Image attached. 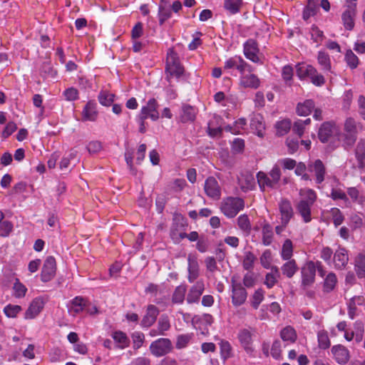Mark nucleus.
I'll return each instance as SVG.
<instances>
[{
    "mask_svg": "<svg viewBox=\"0 0 365 365\" xmlns=\"http://www.w3.org/2000/svg\"><path fill=\"white\" fill-rule=\"evenodd\" d=\"M239 184L245 192L252 190L255 186V178L250 173L243 174L239 178Z\"/></svg>",
    "mask_w": 365,
    "mask_h": 365,
    "instance_id": "31",
    "label": "nucleus"
},
{
    "mask_svg": "<svg viewBox=\"0 0 365 365\" xmlns=\"http://www.w3.org/2000/svg\"><path fill=\"white\" fill-rule=\"evenodd\" d=\"M270 273H267L265 277L264 284L268 288H272L277 282L279 277V271L277 267H272Z\"/></svg>",
    "mask_w": 365,
    "mask_h": 365,
    "instance_id": "39",
    "label": "nucleus"
},
{
    "mask_svg": "<svg viewBox=\"0 0 365 365\" xmlns=\"http://www.w3.org/2000/svg\"><path fill=\"white\" fill-rule=\"evenodd\" d=\"M131 338L133 339V348L135 349H140L145 340V336L140 331L133 332L131 335Z\"/></svg>",
    "mask_w": 365,
    "mask_h": 365,
    "instance_id": "57",
    "label": "nucleus"
},
{
    "mask_svg": "<svg viewBox=\"0 0 365 365\" xmlns=\"http://www.w3.org/2000/svg\"><path fill=\"white\" fill-rule=\"evenodd\" d=\"M264 299V291L262 289H257L252 297V306L257 309Z\"/></svg>",
    "mask_w": 365,
    "mask_h": 365,
    "instance_id": "60",
    "label": "nucleus"
},
{
    "mask_svg": "<svg viewBox=\"0 0 365 365\" xmlns=\"http://www.w3.org/2000/svg\"><path fill=\"white\" fill-rule=\"evenodd\" d=\"M314 108V103L312 100H306L302 103H299L297 106V113L299 115L307 116L310 114Z\"/></svg>",
    "mask_w": 365,
    "mask_h": 365,
    "instance_id": "33",
    "label": "nucleus"
},
{
    "mask_svg": "<svg viewBox=\"0 0 365 365\" xmlns=\"http://www.w3.org/2000/svg\"><path fill=\"white\" fill-rule=\"evenodd\" d=\"M67 307L69 314L76 317L86 307V300L81 297H76L70 301Z\"/></svg>",
    "mask_w": 365,
    "mask_h": 365,
    "instance_id": "22",
    "label": "nucleus"
},
{
    "mask_svg": "<svg viewBox=\"0 0 365 365\" xmlns=\"http://www.w3.org/2000/svg\"><path fill=\"white\" fill-rule=\"evenodd\" d=\"M257 178L259 186L262 190H264L266 187L273 188L276 186V185L272 182L271 178L263 172H259L257 175Z\"/></svg>",
    "mask_w": 365,
    "mask_h": 365,
    "instance_id": "40",
    "label": "nucleus"
},
{
    "mask_svg": "<svg viewBox=\"0 0 365 365\" xmlns=\"http://www.w3.org/2000/svg\"><path fill=\"white\" fill-rule=\"evenodd\" d=\"M279 210L281 223L288 225L294 216V210L289 200L282 199L279 202Z\"/></svg>",
    "mask_w": 365,
    "mask_h": 365,
    "instance_id": "13",
    "label": "nucleus"
},
{
    "mask_svg": "<svg viewBox=\"0 0 365 365\" xmlns=\"http://www.w3.org/2000/svg\"><path fill=\"white\" fill-rule=\"evenodd\" d=\"M293 255V245L292 242L287 239L286 240L282 247L280 255L284 260H291Z\"/></svg>",
    "mask_w": 365,
    "mask_h": 365,
    "instance_id": "41",
    "label": "nucleus"
},
{
    "mask_svg": "<svg viewBox=\"0 0 365 365\" xmlns=\"http://www.w3.org/2000/svg\"><path fill=\"white\" fill-rule=\"evenodd\" d=\"M22 310L19 305L8 304L4 309V312L6 317L14 318Z\"/></svg>",
    "mask_w": 365,
    "mask_h": 365,
    "instance_id": "55",
    "label": "nucleus"
},
{
    "mask_svg": "<svg viewBox=\"0 0 365 365\" xmlns=\"http://www.w3.org/2000/svg\"><path fill=\"white\" fill-rule=\"evenodd\" d=\"M345 61L348 66L352 69L356 68L359 64L358 57L351 50L346 53Z\"/></svg>",
    "mask_w": 365,
    "mask_h": 365,
    "instance_id": "56",
    "label": "nucleus"
},
{
    "mask_svg": "<svg viewBox=\"0 0 365 365\" xmlns=\"http://www.w3.org/2000/svg\"><path fill=\"white\" fill-rule=\"evenodd\" d=\"M133 152L131 150H126L125 153L126 164L130 170V173L133 175H135L137 174V169L133 165Z\"/></svg>",
    "mask_w": 365,
    "mask_h": 365,
    "instance_id": "63",
    "label": "nucleus"
},
{
    "mask_svg": "<svg viewBox=\"0 0 365 365\" xmlns=\"http://www.w3.org/2000/svg\"><path fill=\"white\" fill-rule=\"evenodd\" d=\"M317 265L315 262L309 261L302 268V285L304 287L311 286L315 281Z\"/></svg>",
    "mask_w": 365,
    "mask_h": 365,
    "instance_id": "7",
    "label": "nucleus"
},
{
    "mask_svg": "<svg viewBox=\"0 0 365 365\" xmlns=\"http://www.w3.org/2000/svg\"><path fill=\"white\" fill-rule=\"evenodd\" d=\"M220 349L221 358L226 361L232 356V347L230 344L225 340H221L219 344Z\"/></svg>",
    "mask_w": 365,
    "mask_h": 365,
    "instance_id": "46",
    "label": "nucleus"
},
{
    "mask_svg": "<svg viewBox=\"0 0 365 365\" xmlns=\"http://www.w3.org/2000/svg\"><path fill=\"white\" fill-rule=\"evenodd\" d=\"M171 16L172 13L169 8L160 6L158 11L160 24H163L166 20L171 17Z\"/></svg>",
    "mask_w": 365,
    "mask_h": 365,
    "instance_id": "62",
    "label": "nucleus"
},
{
    "mask_svg": "<svg viewBox=\"0 0 365 365\" xmlns=\"http://www.w3.org/2000/svg\"><path fill=\"white\" fill-rule=\"evenodd\" d=\"M344 134L341 135L343 137L344 143L348 146L353 145L359 133V123L354 118L351 117L346 118L344 123Z\"/></svg>",
    "mask_w": 365,
    "mask_h": 365,
    "instance_id": "4",
    "label": "nucleus"
},
{
    "mask_svg": "<svg viewBox=\"0 0 365 365\" xmlns=\"http://www.w3.org/2000/svg\"><path fill=\"white\" fill-rule=\"evenodd\" d=\"M96 103L93 101H88L82 111L83 120L95 121L98 117Z\"/></svg>",
    "mask_w": 365,
    "mask_h": 365,
    "instance_id": "26",
    "label": "nucleus"
},
{
    "mask_svg": "<svg viewBox=\"0 0 365 365\" xmlns=\"http://www.w3.org/2000/svg\"><path fill=\"white\" fill-rule=\"evenodd\" d=\"M195 109L190 106H182L181 120L182 122L193 121L195 118Z\"/></svg>",
    "mask_w": 365,
    "mask_h": 365,
    "instance_id": "43",
    "label": "nucleus"
},
{
    "mask_svg": "<svg viewBox=\"0 0 365 365\" xmlns=\"http://www.w3.org/2000/svg\"><path fill=\"white\" fill-rule=\"evenodd\" d=\"M347 193L354 202L363 204L364 197L360 195V192L356 187H349L347 189Z\"/></svg>",
    "mask_w": 365,
    "mask_h": 365,
    "instance_id": "58",
    "label": "nucleus"
},
{
    "mask_svg": "<svg viewBox=\"0 0 365 365\" xmlns=\"http://www.w3.org/2000/svg\"><path fill=\"white\" fill-rule=\"evenodd\" d=\"M237 338L247 354H251L254 351L252 347V334L248 329H240L237 334Z\"/></svg>",
    "mask_w": 365,
    "mask_h": 365,
    "instance_id": "18",
    "label": "nucleus"
},
{
    "mask_svg": "<svg viewBox=\"0 0 365 365\" xmlns=\"http://www.w3.org/2000/svg\"><path fill=\"white\" fill-rule=\"evenodd\" d=\"M280 337L283 341L287 344H293L297 339L296 330L291 326L284 327L279 333Z\"/></svg>",
    "mask_w": 365,
    "mask_h": 365,
    "instance_id": "29",
    "label": "nucleus"
},
{
    "mask_svg": "<svg viewBox=\"0 0 365 365\" xmlns=\"http://www.w3.org/2000/svg\"><path fill=\"white\" fill-rule=\"evenodd\" d=\"M173 349L172 341L168 338H159L153 341L149 347L150 353L156 357L165 356L170 353Z\"/></svg>",
    "mask_w": 365,
    "mask_h": 365,
    "instance_id": "6",
    "label": "nucleus"
},
{
    "mask_svg": "<svg viewBox=\"0 0 365 365\" xmlns=\"http://www.w3.org/2000/svg\"><path fill=\"white\" fill-rule=\"evenodd\" d=\"M243 0H225L224 8L230 14H236L240 11Z\"/></svg>",
    "mask_w": 365,
    "mask_h": 365,
    "instance_id": "35",
    "label": "nucleus"
},
{
    "mask_svg": "<svg viewBox=\"0 0 365 365\" xmlns=\"http://www.w3.org/2000/svg\"><path fill=\"white\" fill-rule=\"evenodd\" d=\"M356 10L345 9L341 14V20L344 28L351 31L354 27V20L356 17Z\"/></svg>",
    "mask_w": 365,
    "mask_h": 365,
    "instance_id": "28",
    "label": "nucleus"
},
{
    "mask_svg": "<svg viewBox=\"0 0 365 365\" xmlns=\"http://www.w3.org/2000/svg\"><path fill=\"white\" fill-rule=\"evenodd\" d=\"M192 339V334H180L177 336L175 346L178 349H181L187 346Z\"/></svg>",
    "mask_w": 365,
    "mask_h": 365,
    "instance_id": "53",
    "label": "nucleus"
},
{
    "mask_svg": "<svg viewBox=\"0 0 365 365\" xmlns=\"http://www.w3.org/2000/svg\"><path fill=\"white\" fill-rule=\"evenodd\" d=\"M282 272L288 278H292L298 270L297 262L294 259L287 260L281 267Z\"/></svg>",
    "mask_w": 365,
    "mask_h": 365,
    "instance_id": "34",
    "label": "nucleus"
},
{
    "mask_svg": "<svg viewBox=\"0 0 365 365\" xmlns=\"http://www.w3.org/2000/svg\"><path fill=\"white\" fill-rule=\"evenodd\" d=\"M214 100L215 102L221 103L223 106H227L228 103L235 104V98H232L231 96H226L222 91H219L214 95Z\"/></svg>",
    "mask_w": 365,
    "mask_h": 365,
    "instance_id": "45",
    "label": "nucleus"
},
{
    "mask_svg": "<svg viewBox=\"0 0 365 365\" xmlns=\"http://www.w3.org/2000/svg\"><path fill=\"white\" fill-rule=\"evenodd\" d=\"M262 243L265 246L269 245L273 240L274 232L272 225L268 223H265L262 226Z\"/></svg>",
    "mask_w": 365,
    "mask_h": 365,
    "instance_id": "36",
    "label": "nucleus"
},
{
    "mask_svg": "<svg viewBox=\"0 0 365 365\" xmlns=\"http://www.w3.org/2000/svg\"><path fill=\"white\" fill-rule=\"evenodd\" d=\"M330 215L336 227L340 225L344 221V215L339 208L333 207L330 210Z\"/></svg>",
    "mask_w": 365,
    "mask_h": 365,
    "instance_id": "54",
    "label": "nucleus"
},
{
    "mask_svg": "<svg viewBox=\"0 0 365 365\" xmlns=\"http://www.w3.org/2000/svg\"><path fill=\"white\" fill-rule=\"evenodd\" d=\"M349 261L348 252L346 249L339 247L336 250L333 262L336 269H341L346 267Z\"/></svg>",
    "mask_w": 365,
    "mask_h": 365,
    "instance_id": "24",
    "label": "nucleus"
},
{
    "mask_svg": "<svg viewBox=\"0 0 365 365\" xmlns=\"http://www.w3.org/2000/svg\"><path fill=\"white\" fill-rule=\"evenodd\" d=\"M187 287L185 284L178 286L173 294L172 302L175 304H182L184 302Z\"/></svg>",
    "mask_w": 365,
    "mask_h": 365,
    "instance_id": "37",
    "label": "nucleus"
},
{
    "mask_svg": "<svg viewBox=\"0 0 365 365\" xmlns=\"http://www.w3.org/2000/svg\"><path fill=\"white\" fill-rule=\"evenodd\" d=\"M205 289V284L203 281H197L189 290L187 296V302L189 304L198 302L200 296L202 294Z\"/></svg>",
    "mask_w": 365,
    "mask_h": 365,
    "instance_id": "21",
    "label": "nucleus"
},
{
    "mask_svg": "<svg viewBox=\"0 0 365 365\" xmlns=\"http://www.w3.org/2000/svg\"><path fill=\"white\" fill-rule=\"evenodd\" d=\"M308 170L313 173L315 178V182L321 184L325 179L326 167L321 160H315L308 164Z\"/></svg>",
    "mask_w": 365,
    "mask_h": 365,
    "instance_id": "10",
    "label": "nucleus"
},
{
    "mask_svg": "<svg viewBox=\"0 0 365 365\" xmlns=\"http://www.w3.org/2000/svg\"><path fill=\"white\" fill-rule=\"evenodd\" d=\"M179 64L181 63L178 53L173 50V48H169L167 53L165 67L174 66Z\"/></svg>",
    "mask_w": 365,
    "mask_h": 365,
    "instance_id": "51",
    "label": "nucleus"
},
{
    "mask_svg": "<svg viewBox=\"0 0 365 365\" xmlns=\"http://www.w3.org/2000/svg\"><path fill=\"white\" fill-rule=\"evenodd\" d=\"M114 341L117 344V347L120 349H124L130 344V339L122 331H115L111 334Z\"/></svg>",
    "mask_w": 365,
    "mask_h": 365,
    "instance_id": "30",
    "label": "nucleus"
},
{
    "mask_svg": "<svg viewBox=\"0 0 365 365\" xmlns=\"http://www.w3.org/2000/svg\"><path fill=\"white\" fill-rule=\"evenodd\" d=\"M297 75L300 79L309 78L311 82L317 86H321L325 83L324 76L318 73L314 67L304 63L297 65Z\"/></svg>",
    "mask_w": 365,
    "mask_h": 365,
    "instance_id": "2",
    "label": "nucleus"
},
{
    "mask_svg": "<svg viewBox=\"0 0 365 365\" xmlns=\"http://www.w3.org/2000/svg\"><path fill=\"white\" fill-rule=\"evenodd\" d=\"M165 72L167 73V78L170 81L172 78H180L184 73V68L181 64H179L165 67Z\"/></svg>",
    "mask_w": 365,
    "mask_h": 365,
    "instance_id": "38",
    "label": "nucleus"
},
{
    "mask_svg": "<svg viewBox=\"0 0 365 365\" xmlns=\"http://www.w3.org/2000/svg\"><path fill=\"white\" fill-rule=\"evenodd\" d=\"M331 351L334 359L339 364H346L350 359L349 351L343 345L333 346Z\"/></svg>",
    "mask_w": 365,
    "mask_h": 365,
    "instance_id": "17",
    "label": "nucleus"
},
{
    "mask_svg": "<svg viewBox=\"0 0 365 365\" xmlns=\"http://www.w3.org/2000/svg\"><path fill=\"white\" fill-rule=\"evenodd\" d=\"M247 298L246 290L240 284H234L232 286V301L235 306L242 304Z\"/></svg>",
    "mask_w": 365,
    "mask_h": 365,
    "instance_id": "25",
    "label": "nucleus"
},
{
    "mask_svg": "<svg viewBox=\"0 0 365 365\" xmlns=\"http://www.w3.org/2000/svg\"><path fill=\"white\" fill-rule=\"evenodd\" d=\"M158 106L157 101L154 98H152L148 101L145 106L141 108L140 113L146 116L148 118H150L153 121H156L160 117L158 110Z\"/></svg>",
    "mask_w": 365,
    "mask_h": 365,
    "instance_id": "12",
    "label": "nucleus"
},
{
    "mask_svg": "<svg viewBox=\"0 0 365 365\" xmlns=\"http://www.w3.org/2000/svg\"><path fill=\"white\" fill-rule=\"evenodd\" d=\"M115 96L108 91H101L98 95L99 103L104 106H110L114 101Z\"/></svg>",
    "mask_w": 365,
    "mask_h": 365,
    "instance_id": "50",
    "label": "nucleus"
},
{
    "mask_svg": "<svg viewBox=\"0 0 365 365\" xmlns=\"http://www.w3.org/2000/svg\"><path fill=\"white\" fill-rule=\"evenodd\" d=\"M250 128L259 137L262 138L264 136L265 124L262 115L259 113L253 115L250 120Z\"/></svg>",
    "mask_w": 365,
    "mask_h": 365,
    "instance_id": "23",
    "label": "nucleus"
},
{
    "mask_svg": "<svg viewBox=\"0 0 365 365\" xmlns=\"http://www.w3.org/2000/svg\"><path fill=\"white\" fill-rule=\"evenodd\" d=\"M355 271L359 278L365 277V257L359 255L356 259Z\"/></svg>",
    "mask_w": 365,
    "mask_h": 365,
    "instance_id": "48",
    "label": "nucleus"
},
{
    "mask_svg": "<svg viewBox=\"0 0 365 365\" xmlns=\"http://www.w3.org/2000/svg\"><path fill=\"white\" fill-rule=\"evenodd\" d=\"M56 270V259L53 257H48L43 263L41 278L43 282H47L53 278Z\"/></svg>",
    "mask_w": 365,
    "mask_h": 365,
    "instance_id": "11",
    "label": "nucleus"
},
{
    "mask_svg": "<svg viewBox=\"0 0 365 365\" xmlns=\"http://www.w3.org/2000/svg\"><path fill=\"white\" fill-rule=\"evenodd\" d=\"M319 346L321 349H326L330 346V341L327 332L322 331L317 334Z\"/></svg>",
    "mask_w": 365,
    "mask_h": 365,
    "instance_id": "59",
    "label": "nucleus"
},
{
    "mask_svg": "<svg viewBox=\"0 0 365 365\" xmlns=\"http://www.w3.org/2000/svg\"><path fill=\"white\" fill-rule=\"evenodd\" d=\"M14 297L16 298H23L26 292L27 288L23 284L18 278L15 279V282L13 286Z\"/></svg>",
    "mask_w": 365,
    "mask_h": 365,
    "instance_id": "42",
    "label": "nucleus"
},
{
    "mask_svg": "<svg viewBox=\"0 0 365 365\" xmlns=\"http://www.w3.org/2000/svg\"><path fill=\"white\" fill-rule=\"evenodd\" d=\"M282 352V342L279 340H275L271 348V355L276 359H279Z\"/></svg>",
    "mask_w": 365,
    "mask_h": 365,
    "instance_id": "64",
    "label": "nucleus"
},
{
    "mask_svg": "<svg viewBox=\"0 0 365 365\" xmlns=\"http://www.w3.org/2000/svg\"><path fill=\"white\" fill-rule=\"evenodd\" d=\"M244 54L245 57L254 63H262L259 56V50L257 42L253 39H248L244 43Z\"/></svg>",
    "mask_w": 365,
    "mask_h": 365,
    "instance_id": "9",
    "label": "nucleus"
},
{
    "mask_svg": "<svg viewBox=\"0 0 365 365\" xmlns=\"http://www.w3.org/2000/svg\"><path fill=\"white\" fill-rule=\"evenodd\" d=\"M318 137L322 143L329 141L331 138H336L337 141H339L341 133L335 123L327 121L321 125L318 132Z\"/></svg>",
    "mask_w": 365,
    "mask_h": 365,
    "instance_id": "5",
    "label": "nucleus"
},
{
    "mask_svg": "<svg viewBox=\"0 0 365 365\" xmlns=\"http://www.w3.org/2000/svg\"><path fill=\"white\" fill-rule=\"evenodd\" d=\"M302 199L297 205V210L305 223L312 220L311 207L317 200V194L312 189L301 190Z\"/></svg>",
    "mask_w": 365,
    "mask_h": 365,
    "instance_id": "1",
    "label": "nucleus"
},
{
    "mask_svg": "<svg viewBox=\"0 0 365 365\" xmlns=\"http://www.w3.org/2000/svg\"><path fill=\"white\" fill-rule=\"evenodd\" d=\"M244 207V200L237 197H226L220 204L221 212L228 218L235 217Z\"/></svg>",
    "mask_w": 365,
    "mask_h": 365,
    "instance_id": "3",
    "label": "nucleus"
},
{
    "mask_svg": "<svg viewBox=\"0 0 365 365\" xmlns=\"http://www.w3.org/2000/svg\"><path fill=\"white\" fill-rule=\"evenodd\" d=\"M204 190L206 195L214 200H218L221 196V188L214 177H209L206 179Z\"/></svg>",
    "mask_w": 365,
    "mask_h": 365,
    "instance_id": "14",
    "label": "nucleus"
},
{
    "mask_svg": "<svg viewBox=\"0 0 365 365\" xmlns=\"http://www.w3.org/2000/svg\"><path fill=\"white\" fill-rule=\"evenodd\" d=\"M337 282V278L334 273H329L324 282V289L326 292H329L334 289Z\"/></svg>",
    "mask_w": 365,
    "mask_h": 365,
    "instance_id": "47",
    "label": "nucleus"
},
{
    "mask_svg": "<svg viewBox=\"0 0 365 365\" xmlns=\"http://www.w3.org/2000/svg\"><path fill=\"white\" fill-rule=\"evenodd\" d=\"M44 304L45 301L43 297H38L34 299L25 313V318H35L42 311Z\"/></svg>",
    "mask_w": 365,
    "mask_h": 365,
    "instance_id": "19",
    "label": "nucleus"
},
{
    "mask_svg": "<svg viewBox=\"0 0 365 365\" xmlns=\"http://www.w3.org/2000/svg\"><path fill=\"white\" fill-rule=\"evenodd\" d=\"M237 224L239 229L245 235L251 233L252 225L249 217L247 215H240L237 219Z\"/></svg>",
    "mask_w": 365,
    "mask_h": 365,
    "instance_id": "32",
    "label": "nucleus"
},
{
    "mask_svg": "<svg viewBox=\"0 0 365 365\" xmlns=\"http://www.w3.org/2000/svg\"><path fill=\"white\" fill-rule=\"evenodd\" d=\"M236 68L240 73L243 71H247V72L253 71L252 67L248 64L240 56H233L225 61L224 69L230 70Z\"/></svg>",
    "mask_w": 365,
    "mask_h": 365,
    "instance_id": "8",
    "label": "nucleus"
},
{
    "mask_svg": "<svg viewBox=\"0 0 365 365\" xmlns=\"http://www.w3.org/2000/svg\"><path fill=\"white\" fill-rule=\"evenodd\" d=\"M291 125V121L289 119H284L277 122L275 125L277 134L281 136L285 135L290 130Z\"/></svg>",
    "mask_w": 365,
    "mask_h": 365,
    "instance_id": "44",
    "label": "nucleus"
},
{
    "mask_svg": "<svg viewBox=\"0 0 365 365\" xmlns=\"http://www.w3.org/2000/svg\"><path fill=\"white\" fill-rule=\"evenodd\" d=\"M247 120L245 118H240L235 121L233 125H228L224 127V130L230 132L232 134H241L246 130Z\"/></svg>",
    "mask_w": 365,
    "mask_h": 365,
    "instance_id": "27",
    "label": "nucleus"
},
{
    "mask_svg": "<svg viewBox=\"0 0 365 365\" xmlns=\"http://www.w3.org/2000/svg\"><path fill=\"white\" fill-rule=\"evenodd\" d=\"M158 328L160 335H164L165 332L170 329V319L167 315L163 314L160 316L158 322Z\"/></svg>",
    "mask_w": 365,
    "mask_h": 365,
    "instance_id": "49",
    "label": "nucleus"
},
{
    "mask_svg": "<svg viewBox=\"0 0 365 365\" xmlns=\"http://www.w3.org/2000/svg\"><path fill=\"white\" fill-rule=\"evenodd\" d=\"M158 314L159 309L156 306L153 304L148 305L145 314L143 316L141 320V326L145 328L151 327L155 322Z\"/></svg>",
    "mask_w": 365,
    "mask_h": 365,
    "instance_id": "20",
    "label": "nucleus"
},
{
    "mask_svg": "<svg viewBox=\"0 0 365 365\" xmlns=\"http://www.w3.org/2000/svg\"><path fill=\"white\" fill-rule=\"evenodd\" d=\"M260 81L252 71H243L240 73V85L243 88H257Z\"/></svg>",
    "mask_w": 365,
    "mask_h": 365,
    "instance_id": "15",
    "label": "nucleus"
},
{
    "mask_svg": "<svg viewBox=\"0 0 365 365\" xmlns=\"http://www.w3.org/2000/svg\"><path fill=\"white\" fill-rule=\"evenodd\" d=\"M187 279L191 283L197 279L200 274L197 257L194 254H189L187 256Z\"/></svg>",
    "mask_w": 365,
    "mask_h": 365,
    "instance_id": "16",
    "label": "nucleus"
},
{
    "mask_svg": "<svg viewBox=\"0 0 365 365\" xmlns=\"http://www.w3.org/2000/svg\"><path fill=\"white\" fill-rule=\"evenodd\" d=\"M317 60L318 63L321 65L324 71H330V59L327 53L322 51H319L318 53Z\"/></svg>",
    "mask_w": 365,
    "mask_h": 365,
    "instance_id": "52",
    "label": "nucleus"
},
{
    "mask_svg": "<svg viewBox=\"0 0 365 365\" xmlns=\"http://www.w3.org/2000/svg\"><path fill=\"white\" fill-rule=\"evenodd\" d=\"M13 227V224L11 222L8 220L3 221L0 223V236L8 237L12 232Z\"/></svg>",
    "mask_w": 365,
    "mask_h": 365,
    "instance_id": "61",
    "label": "nucleus"
}]
</instances>
